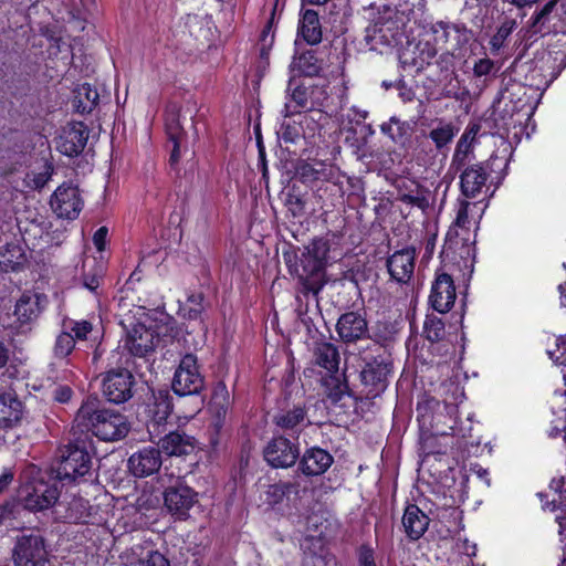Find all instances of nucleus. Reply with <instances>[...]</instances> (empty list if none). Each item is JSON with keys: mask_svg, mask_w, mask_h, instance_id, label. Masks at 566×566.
Instances as JSON below:
<instances>
[{"mask_svg": "<svg viewBox=\"0 0 566 566\" xmlns=\"http://www.w3.org/2000/svg\"><path fill=\"white\" fill-rule=\"evenodd\" d=\"M74 421L80 431L91 432L102 441L122 440L130 430L127 417L105 408L96 395H90L83 400Z\"/></svg>", "mask_w": 566, "mask_h": 566, "instance_id": "nucleus-1", "label": "nucleus"}, {"mask_svg": "<svg viewBox=\"0 0 566 566\" xmlns=\"http://www.w3.org/2000/svg\"><path fill=\"white\" fill-rule=\"evenodd\" d=\"M56 479L63 484L92 482L93 453L92 442L87 439H74L57 449Z\"/></svg>", "mask_w": 566, "mask_h": 566, "instance_id": "nucleus-2", "label": "nucleus"}, {"mask_svg": "<svg viewBox=\"0 0 566 566\" xmlns=\"http://www.w3.org/2000/svg\"><path fill=\"white\" fill-rule=\"evenodd\" d=\"M157 342L158 334L145 324H135L127 331L123 339L125 363L133 365L139 376H144L145 371H151Z\"/></svg>", "mask_w": 566, "mask_h": 566, "instance_id": "nucleus-3", "label": "nucleus"}, {"mask_svg": "<svg viewBox=\"0 0 566 566\" xmlns=\"http://www.w3.org/2000/svg\"><path fill=\"white\" fill-rule=\"evenodd\" d=\"M203 388L205 377L199 371L197 356L191 353L184 355L175 370L171 390L178 397V401L182 398H190V417L200 411L203 406V399L200 397Z\"/></svg>", "mask_w": 566, "mask_h": 566, "instance_id": "nucleus-4", "label": "nucleus"}, {"mask_svg": "<svg viewBox=\"0 0 566 566\" xmlns=\"http://www.w3.org/2000/svg\"><path fill=\"white\" fill-rule=\"evenodd\" d=\"M174 408V396L168 388L150 389V395L137 410V419L146 427L151 440L166 431Z\"/></svg>", "mask_w": 566, "mask_h": 566, "instance_id": "nucleus-5", "label": "nucleus"}, {"mask_svg": "<svg viewBox=\"0 0 566 566\" xmlns=\"http://www.w3.org/2000/svg\"><path fill=\"white\" fill-rule=\"evenodd\" d=\"M11 558L13 566H51L46 541L35 532L17 536Z\"/></svg>", "mask_w": 566, "mask_h": 566, "instance_id": "nucleus-6", "label": "nucleus"}, {"mask_svg": "<svg viewBox=\"0 0 566 566\" xmlns=\"http://www.w3.org/2000/svg\"><path fill=\"white\" fill-rule=\"evenodd\" d=\"M19 496L25 510L36 513L53 507L60 497V490L56 482L33 479L20 488Z\"/></svg>", "mask_w": 566, "mask_h": 566, "instance_id": "nucleus-7", "label": "nucleus"}, {"mask_svg": "<svg viewBox=\"0 0 566 566\" xmlns=\"http://www.w3.org/2000/svg\"><path fill=\"white\" fill-rule=\"evenodd\" d=\"M135 387V376L127 368H111L103 374L102 394L111 403L122 405L130 400L134 396Z\"/></svg>", "mask_w": 566, "mask_h": 566, "instance_id": "nucleus-8", "label": "nucleus"}, {"mask_svg": "<svg viewBox=\"0 0 566 566\" xmlns=\"http://www.w3.org/2000/svg\"><path fill=\"white\" fill-rule=\"evenodd\" d=\"M198 495L195 489L178 478L165 488L163 492L164 506L176 520L185 521L189 517L190 510L198 503Z\"/></svg>", "mask_w": 566, "mask_h": 566, "instance_id": "nucleus-9", "label": "nucleus"}, {"mask_svg": "<svg viewBox=\"0 0 566 566\" xmlns=\"http://www.w3.org/2000/svg\"><path fill=\"white\" fill-rule=\"evenodd\" d=\"M402 38V24L398 18H379L366 31V42L371 51L385 53Z\"/></svg>", "mask_w": 566, "mask_h": 566, "instance_id": "nucleus-10", "label": "nucleus"}, {"mask_svg": "<svg viewBox=\"0 0 566 566\" xmlns=\"http://www.w3.org/2000/svg\"><path fill=\"white\" fill-rule=\"evenodd\" d=\"M391 370L392 360L389 355H378L365 364L360 380L367 398H376L386 390Z\"/></svg>", "mask_w": 566, "mask_h": 566, "instance_id": "nucleus-11", "label": "nucleus"}, {"mask_svg": "<svg viewBox=\"0 0 566 566\" xmlns=\"http://www.w3.org/2000/svg\"><path fill=\"white\" fill-rule=\"evenodd\" d=\"M50 205L59 218L75 220L83 209L78 187L63 182L53 192Z\"/></svg>", "mask_w": 566, "mask_h": 566, "instance_id": "nucleus-12", "label": "nucleus"}, {"mask_svg": "<svg viewBox=\"0 0 566 566\" xmlns=\"http://www.w3.org/2000/svg\"><path fill=\"white\" fill-rule=\"evenodd\" d=\"M52 509L53 518L59 523H86L91 515L88 500L80 495H65L63 499L59 497Z\"/></svg>", "mask_w": 566, "mask_h": 566, "instance_id": "nucleus-13", "label": "nucleus"}, {"mask_svg": "<svg viewBox=\"0 0 566 566\" xmlns=\"http://www.w3.org/2000/svg\"><path fill=\"white\" fill-rule=\"evenodd\" d=\"M264 460L273 468H290L300 457V448L295 442L279 436L274 437L263 449Z\"/></svg>", "mask_w": 566, "mask_h": 566, "instance_id": "nucleus-14", "label": "nucleus"}, {"mask_svg": "<svg viewBox=\"0 0 566 566\" xmlns=\"http://www.w3.org/2000/svg\"><path fill=\"white\" fill-rule=\"evenodd\" d=\"M163 464L161 452L158 447H144L128 458L127 468L132 475L138 479L156 474Z\"/></svg>", "mask_w": 566, "mask_h": 566, "instance_id": "nucleus-15", "label": "nucleus"}, {"mask_svg": "<svg viewBox=\"0 0 566 566\" xmlns=\"http://www.w3.org/2000/svg\"><path fill=\"white\" fill-rule=\"evenodd\" d=\"M158 448L161 453L168 457H187L192 454L198 448L197 439L188 434L185 430L177 428L164 436L156 437Z\"/></svg>", "mask_w": 566, "mask_h": 566, "instance_id": "nucleus-16", "label": "nucleus"}, {"mask_svg": "<svg viewBox=\"0 0 566 566\" xmlns=\"http://www.w3.org/2000/svg\"><path fill=\"white\" fill-rule=\"evenodd\" d=\"M88 135L90 130L85 123H71L60 136L56 148L64 156L76 157L84 150Z\"/></svg>", "mask_w": 566, "mask_h": 566, "instance_id": "nucleus-17", "label": "nucleus"}, {"mask_svg": "<svg viewBox=\"0 0 566 566\" xmlns=\"http://www.w3.org/2000/svg\"><path fill=\"white\" fill-rule=\"evenodd\" d=\"M454 301L455 287L451 275L438 272L429 296L432 308L439 313H447L453 306Z\"/></svg>", "mask_w": 566, "mask_h": 566, "instance_id": "nucleus-18", "label": "nucleus"}, {"mask_svg": "<svg viewBox=\"0 0 566 566\" xmlns=\"http://www.w3.org/2000/svg\"><path fill=\"white\" fill-rule=\"evenodd\" d=\"M336 332L344 343H356L368 336V323L359 312H347L340 315Z\"/></svg>", "mask_w": 566, "mask_h": 566, "instance_id": "nucleus-19", "label": "nucleus"}, {"mask_svg": "<svg viewBox=\"0 0 566 566\" xmlns=\"http://www.w3.org/2000/svg\"><path fill=\"white\" fill-rule=\"evenodd\" d=\"M460 174L461 193L467 198H476L486 187L488 169L483 164H473L462 168Z\"/></svg>", "mask_w": 566, "mask_h": 566, "instance_id": "nucleus-20", "label": "nucleus"}, {"mask_svg": "<svg viewBox=\"0 0 566 566\" xmlns=\"http://www.w3.org/2000/svg\"><path fill=\"white\" fill-rule=\"evenodd\" d=\"M230 407V395L223 381H218L211 394L209 412L211 413V428L218 436L224 426L226 417Z\"/></svg>", "mask_w": 566, "mask_h": 566, "instance_id": "nucleus-21", "label": "nucleus"}, {"mask_svg": "<svg viewBox=\"0 0 566 566\" xmlns=\"http://www.w3.org/2000/svg\"><path fill=\"white\" fill-rule=\"evenodd\" d=\"M415 259L416 250L410 248L397 251L389 256L387 268L391 277L397 282L407 283L413 274Z\"/></svg>", "mask_w": 566, "mask_h": 566, "instance_id": "nucleus-22", "label": "nucleus"}, {"mask_svg": "<svg viewBox=\"0 0 566 566\" xmlns=\"http://www.w3.org/2000/svg\"><path fill=\"white\" fill-rule=\"evenodd\" d=\"M334 462L331 453L322 448H311L300 460V470L305 476H316L325 473Z\"/></svg>", "mask_w": 566, "mask_h": 566, "instance_id": "nucleus-23", "label": "nucleus"}, {"mask_svg": "<svg viewBox=\"0 0 566 566\" xmlns=\"http://www.w3.org/2000/svg\"><path fill=\"white\" fill-rule=\"evenodd\" d=\"M273 421L282 431L292 434H298L310 424L306 410L302 406L280 410L274 416Z\"/></svg>", "mask_w": 566, "mask_h": 566, "instance_id": "nucleus-24", "label": "nucleus"}, {"mask_svg": "<svg viewBox=\"0 0 566 566\" xmlns=\"http://www.w3.org/2000/svg\"><path fill=\"white\" fill-rule=\"evenodd\" d=\"M429 522L430 518L417 505L410 504L406 507L402 525L410 539H419L428 530Z\"/></svg>", "mask_w": 566, "mask_h": 566, "instance_id": "nucleus-25", "label": "nucleus"}, {"mask_svg": "<svg viewBox=\"0 0 566 566\" xmlns=\"http://www.w3.org/2000/svg\"><path fill=\"white\" fill-rule=\"evenodd\" d=\"M99 103V94L90 83H83L73 91L72 105L80 115L91 114Z\"/></svg>", "mask_w": 566, "mask_h": 566, "instance_id": "nucleus-26", "label": "nucleus"}, {"mask_svg": "<svg viewBox=\"0 0 566 566\" xmlns=\"http://www.w3.org/2000/svg\"><path fill=\"white\" fill-rule=\"evenodd\" d=\"M314 363L329 374H336L340 355L336 345L328 342H316L313 349Z\"/></svg>", "mask_w": 566, "mask_h": 566, "instance_id": "nucleus-27", "label": "nucleus"}, {"mask_svg": "<svg viewBox=\"0 0 566 566\" xmlns=\"http://www.w3.org/2000/svg\"><path fill=\"white\" fill-rule=\"evenodd\" d=\"M63 328H66L71 332V335L77 342L90 340L94 346L99 344V339L102 338V332L96 327L92 319H72L69 318L64 321Z\"/></svg>", "mask_w": 566, "mask_h": 566, "instance_id": "nucleus-28", "label": "nucleus"}, {"mask_svg": "<svg viewBox=\"0 0 566 566\" xmlns=\"http://www.w3.org/2000/svg\"><path fill=\"white\" fill-rule=\"evenodd\" d=\"M23 405L11 395H0V429L15 427L22 419Z\"/></svg>", "mask_w": 566, "mask_h": 566, "instance_id": "nucleus-29", "label": "nucleus"}, {"mask_svg": "<svg viewBox=\"0 0 566 566\" xmlns=\"http://www.w3.org/2000/svg\"><path fill=\"white\" fill-rule=\"evenodd\" d=\"M82 282L85 289L96 293L105 276V265L96 258H90L82 264Z\"/></svg>", "mask_w": 566, "mask_h": 566, "instance_id": "nucleus-30", "label": "nucleus"}, {"mask_svg": "<svg viewBox=\"0 0 566 566\" xmlns=\"http://www.w3.org/2000/svg\"><path fill=\"white\" fill-rule=\"evenodd\" d=\"M298 34L308 43L317 44L322 40V29L317 12L305 10L298 25Z\"/></svg>", "mask_w": 566, "mask_h": 566, "instance_id": "nucleus-31", "label": "nucleus"}, {"mask_svg": "<svg viewBox=\"0 0 566 566\" xmlns=\"http://www.w3.org/2000/svg\"><path fill=\"white\" fill-rule=\"evenodd\" d=\"M458 133V128L451 122L438 120V125L429 133V138L434 144L437 150H442L451 144Z\"/></svg>", "mask_w": 566, "mask_h": 566, "instance_id": "nucleus-32", "label": "nucleus"}, {"mask_svg": "<svg viewBox=\"0 0 566 566\" xmlns=\"http://www.w3.org/2000/svg\"><path fill=\"white\" fill-rule=\"evenodd\" d=\"M323 386L327 397L333 402L339 401L348 391V386L345 379L338 375V371L336 374H329L327 377H325L323 380Z\"/></svg>", "mask_w": 566, "mask_h": 566, "instance_id": "nucleus-33", "label": "nucleus"}, {"mask_svg": "<svg viewBox=\"0 0 566 566\" xmlns=\"http://www.w3.org/2000/svg\"><path fill=\"white\" fill-rule=\"evenodd\" d=\"M294 70L306 76H315L322 70L321 63L313 51H306L293 61Z\"/></svg>", "mask_w": 566, "mask_h": 566, "instance_id": "nucleus-34", "label": "nucleus"}, {"mask_svg": "<svg viewBox=\"0 0 566 566\" xmlns=\"http://www.w3.org/2000/svg\"><path fill=\"white\" fill-rule=\"evenodd\" d=\"M329 252V244L325 239H315L307 248L308 256L314 261L313 270L319 272L324 269Z\"/></svg>", "mask_w": 566, "mask_h": 566, "instance_id": "nucleus-35", "label": "nucleus"}, {"mask_svg": "<svg viewBox=\"0 0 566 566\" xmlns=\"http://www.w3.org/2000/svg\"><path fill=\"white\" fill-rule=\"evenodd\" d=\"M76 340L66 328H64L55 338L53 346L54 357L65 359L75 349Z\"/></svg>", "mask_w": 566, "mask_h": 566, "instance_id": "nucleus-36", "label": "nucleus"}, {"mask_svg": "<svg viewBox=\"0 0 566 566\" xmlns=\"http://www.w3.org/2000/svg\"><path fill=\"white\" fill-rule=\"evenodd\" d=\"M473 157V146L470 143H467L465 139L458 140L452 156L451 167L459 171L462 168L470 166L469 163Z\"/></svg>", "mask_w": 566, "mask_h": 566, "instance_id": "nucleus-37", "label": "nucleus"}, {"mask_svg": "<svg viewBox=\"0 0 566 566\" xmlns=\"http://www.w3.org/2000/svg\"><path fill=\"white\" fill-rule=\"evenodd\" d=\"M275 7L276 4L271 9L270 17L268 18L259 38L260 54L262 59L268 56L269 50L274 42L273 23L275 18Z\"/></svg>", "mask_w": 566, "mask_h": 566, "instance_id": "nucleus-38", "label": "nucleus"}, {"mask_svg": "<svg viewBox=\"0 0 566 566\" xmlns=\"http://www.w3.org/2000/svg\"><path fill=\"white\" fill-rule=\"evenodd\" d=\"M444 323L443 321L434 315H427L423 324V334L431 343L439 342L444 336Z\"/></svg>", "mask_w": 566, "mask_h": 566, "instance_id": "nucleus-39", "label": "nucleus"}, {"mask_svg": "<svg viewBox=\"0 0 566 566\" xmlns=\"http://www.w3.org/2000/svg\"><path fill=\"white\" fill-rule=\"evenodd\" d=\"M398 200L412 207H417L422 211L427 210L429 207V200L426 197L424 191L418 185L416 186L415 191L400 192L398 195Z\"/></svg>", "mask_w": 566, "mask_h": 566, "instance_id": "nucleus-40", "label": "nucleus"}, {"mask_svg": "<svg viewBox=\"0 0 566 566\" xmlns=\"http://www.w3.org/2000/svg\"><path fill=\"white\" fill-rule=\"evenodd\" d=\"M14 315L21 323H29L35 316L34 303L31 296L22 295L15 303Z\"/></svg>", "mask_w": 566, "mask_h": 566, "instance_id": "nucleus-41", "label": "nucleus"}, {"mask_svg": "<svg viewBox=\"0 0 566 566\" xmlns=\"http://www.w3.org/2000/svg\"><path fill=\"white\" fill-rule=\"evenodd\" d=\"M307 95L306 91L303 87H296L292 95L290 101L285 104V115H292L295 113H300L301 109L307 108Z\"/></svg>", "mask_w": 566, "mask_h": 566, "instance_id": "nucleus-42", "label": "nucleus"}, {"mask_svg": "<svg viewBox=\"0 0 566 566\" xmlns=\"http://www.w3.org/2000/svg\"><path fill=\"white\" fill-rule=\"evenodd\" d=\"M165 130L169 142H181L185 136V130L180 124L178 114H171L166 118Z\"/></svg>", "mask_w": 566, "mask_h": 566, "instance_id": "nucleus-43", "label": "nucleus"}, {"mask_svg": "<svg viewBox=\"0 0 566 566\" xmlns=\"http://www.w3.org/2000/svg\"><path fill=\"white\" fill-rule=\"evenodd\" d=\"M287 497L291 495L301 496L306 493L310 482L302 475H295L291 481L283 482Z\"/></svg>", "mask_w": 566, "mask_h": 566, "instance_id": "nucleus-44", "label": "nucleus"}, {"mask_svg": "<svg viewBox=\"0 0 566 566\" xmlns=\"http://www.w3.org/2000/svg\"><path fill=\"white\" fill-rule=\"evenodd\" d=\"M280 137L285 143H295L302 136V129L296 123L284 120L279 130Z\"/></svg>", "mask_w": 566, "mask_h": 566, "instance_id": "nucleus-45", "label": "nucleus"}, {"mask_svg": "<svg viewBox=\"0 0 566 566\" xmlns=\"http://www.w3.org/2000/svg\"><path fill=\"white\" fill-rule=\"evenodd\" d=\"M265 502L270 505L279 504L287 497L283 482L270 484L264 492Z\"/></svg>", "mask_w": 566, "mask_h": 566, "instance_id": "nucleus-46", "label": "nucleus"}, {"mask_svg": "<svg viewBox=\"0 0 566 566\" xmlns=\"http://www.w3.org/2000/svg\"><path fill=\"white\" fill-rule=\"evenodd\" d=\"M515 27V21H506L504 22L496 31V33L492 36L490 44L493 50H499L507 36L512 33Z\"/></svg>", "mask_w": 566, "mask_h": 566, "instance_id": "nucleus-47", "label": "nucleus"}, {"mask_svg": "<svg viewBox=\"0 0 566 566\" xmlns=\"http://www.w3.org/2000/svg\"><path fill=\"white\" fill-rule=\"evenodd\" d=\"M138 566H170L168 558L157 549H150L140 558Z\"/></svg>", "mask_w": 566, "mask_h": 566, "instance_id": "nucleus-48", "label": "nucleus"}, {"mask_svg": "<svg viewBox=\"0 0 566 566\" xmlns=\"http://www.w3.org/2000/svg\"><path fill=\"white\" fill-rule=\"evenodd\" d=\"M559 0H552L549 2H547L541 11H538L534 18H533V23H532V27L538 32V31H542V27L545 24V22L547 21L549 14L553 12V10L555 9L556 4L558 3Z\"/></svg>", "mask_w": 566, "mask_h": 566, "instance_id": "nucleus-49", "label": "nucleus"}, {"mask_svg": "<svg viewBox=\"0 0 566 566\" xmlns=\"http://www.w3.org/2000/svg\"><path fill=\"white\" fill-rule=\"evenodd\" d=\"M368 116V112L366 109H361L357 106H352L348 108L347 113L342 115V124L345 126L347 124H360Z\"/></svg>", "mask_w": 566, "mask_h": 566, "instance_id": "nucleus-50", "label": "nucleus"}, {"mask_svg": "<svg viewBox=\"0 0 566 566\" xmlns=\"http://www.w3.org/2000/svg\"><path fill=\"white\" fill-rule=\"evenodd\" d=\"M469 207L470 202L467 200L460 201L459 209L457 212V218L454 221V227L459 229H468L470 224L469 220Z\"/></svg>", "mask_w": 566, "mask_h": 566, "instance_id": "nucleus-51", "label": "nucleus"}, {"mask_svg": "<svg viewBox=\"0 0 566 566\" xmlns=\"http://www.w3.org/2000/svg\"><path fill=\"white\" fill-rule=\"evenodd\" d=\"M73 394V389L69 385H57L53 390V399L60 403H67Z\"/></svg>", "mask_w": 566, "mask_h": 566, "instance_id": "nucleus-52", "label": "nucleus"}, {"mask_svg": "<svg viewBox=\"0 0 566 566\" xmlns=\"http://www.w3.org/2000/svg\"><path fill=\"white\" fill-rule=\"evenodd\" d=\"M453 29L449 23L439 21L433 24L432 30L436 34V41L447 43L449 40L450 30Z\"/></svg>", "mask_w": 566, "mask_h": 566, "instance_id": "nucleus-53", "label": "nucleus"}, {"mask_svg": "<svg viewBox=\"0 0 566 566\" xmlns=\"http://www.w3.org/2000/svg\"><path fill=\"white\" fill-rule=\"evenodd\" d=\"M358 566H376L374 551L369 546H361L358 551Z\"/></svg>", "mask_w": 566, "mask_h": 566, "instance_id": "nucleus-54", "label": "nucleus"}, {"mask_svg": "<svg viewBox=\"0 0 566 566\" xmlns=\"http://www.w3.org/2000/svg\"><path fill=\"white\" fill-rule=\"evenodd\" d=\"M494 67V62L490 59H480L475 62L473 73L475 76L481 77L490 74Z\"/></svg>", "mask_w": 566, "mask_h": 566, "instance_id": "nucleus-55", "label": "nucleus"}, {"mask_svg": "<svg viewBox=\"0 0 566 566\" xmlns=\"http://www.w3.org/2000/svg\"><path fill=\"white\" fill-rule=\"evenodd\" d=\"M15 509V503L10 501H6L0 505V526L14 518Z\"/></svg>", "mask_w": 566, "mask_h": 566, "instance_id": "nucleus-56", "label": "nucleus"}, {"mask_svg": "<svg viewBox=\"0 0 566 566\" xmlns=\"http://www.w3.org/2000/svg\"><path fill=\"white\" fill-rule=\"evenodd\" d=\"M418 49L420 50V63H419L420 66H422L423 64H429L430 61L437 54L436 49L428 42H426L423 44H419Z\"/></svg>", "mask_w": 566, "mask_h": 566, "instance_id": "nucleus-57", "label": "nucleus"}, {"mask_svg": "<svg viewBox=\"0 0 566 566\" xmlns=\"http://www.w3.org/2000/svg\"><path fill=\"white\" fill-rule=\"evenodd\" d=\"M108 229L106 227H99L93 234V244L97 251L102 252L105 250L107 240Z\"/></svg>", "mask_w": 566, "mask_h": 566, "instance_id": "nucleus-58", "label": "nucleus"}, {"mask_svg": "<svg viewBox=\"0 0 566 566\" xmlns=\"http://www.w3.org/2000/svg\"><path fill=\"white\" fill-rule=\"evenodd\" d=\"M202 300H203L202 294L191 295L189 297V302L195 304V307H191L189 311L190 318H197L201 314V312L203 310V306L201 304Z\"/></svg>", "mask_w": 566, "mask_h": 566, "instance_id": "nucleus-59", "label": "nucleus"}, {"mask_svg": "<svg viewBox=\"0 0 566 566\" xmlns=\"http://www.w3.org/2000/svg\"><path fill=\"white\" fill-rule=\"evenodd\" d=\"M14 479V473L11 469H4L0 474V494L8 490L9 485Z\"/></svg>", "mask_w": 566, "mask_h": 566, "instance_id": "nucleus-60", "label": "nucleus"}, {"mask_svg": "<svg viewBox=\"0 0 566 566\" xmlns=\"http://www.w3.org/2000/svg\"><path fill=\"white\" fill-rule=\"evenodd\" d=\"M303 180H313L317 178V171L310 165H302L298 169Z\"/></svg>", "mask_w": 566, "mask_h": 566, "instance_id": "nucleus-61", "label": "nucleus"}, {"mask_svg": "<svg viewBox=\"0 0 566 566\" xmlns=\"http://www.w3.org/2000/svg\"><path fill=\"white\" fill-rule=\"evenodd\" d=\"M392 126H397V128L400 129L402 124L398 119L391 118L389 123L382 124L380 128L382 133L388 134L392 140L397 142V138L392 134Z\"/></svg>", "mask_w": 566, "mask_h": 566, "instance_id": "nucleus-62", "label": "nucleus"}, {"mask_svg": "<svg viewBox=\"0 0 566 566\" xmlns=\"http://www.w3.org/2000/svg\"><path fill=\"white\" fill-rule=\"evenodd\" d=\"M172 149L169 156V164L171 167H175L180 160V143L181 142H171Z\"/></svg>", "mask_w": 566, "mask_h": 566, "instance_id": "nucleus-63", "label": "nucleus"}, {"mask_svg": "<svg viewBox=\"0 0 566 566\" xmlns=\"http://www.w3.org/2000/svg\"><path fill=\"white\" fill-rule=\"evenodd\" d=\"M478 132H479V126H476V125L467 127V129L464 130V133L462 134V136L460 137L459 140L465 139L467 143H470L472 145V142L475 139Z\"/></svg>", "mask_w": 566, "mask_h": 566, "instance_id": "nucleus-64", "label": "nucleus"}]
</instances>
